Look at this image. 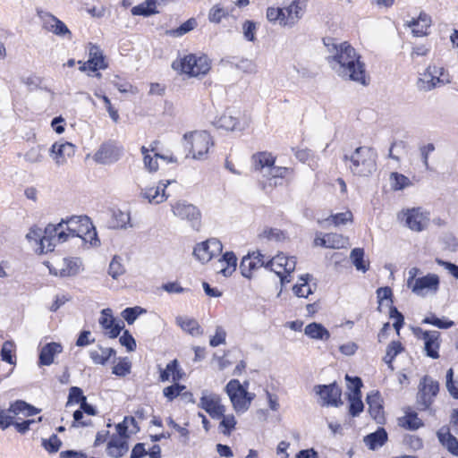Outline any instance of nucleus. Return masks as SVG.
Segmentation results:
<instances>
[{"label":"nucleus","mask_w":458,"mask_h":458,"mask_svg":"<svg viewBox=\"0 0 458 458\" xmlns=\"http://www.w3.org/2000/svg\"><path fill=\"white\" fill-rule=\"evenodd\" d=\"M98 322L102 328L107 330L106 335L110 338H116L123 328V321L116 323L115 318L113 317V311L109 308L101 310Z\"/></svg>","instance_id":"20"},{"label":"nucleus","mask_w":458,"mask_h":458,"mask_svg":"<svg viewBox=\"0 0 458 458\" xmlns=\"http://www.w3.org/2000/svg\"><path fill=\"white\" fill-rule=\"evenodd\" d=\"M315 390L323 401L322 405L337 407L343 403L342 391L336 383L316 386Z\"/></svg>","instance_id":"17"},{"label":"nucleus","mask_w":458,"mask_h":458,"mask_svg":"<svg viewBox=\"0 0 458 458\" xmlns=\"http://www.w3.org/2000/svg\"><path fill=\"white\" fill-rule=\"evenodd\" d=\"M24 158L26 161L30 163H39L43 160V155L41 153V147L37 146L31 148L28 152H26Z\"/></svg>","instance_id":"59"},{"label":"nucleus","mask_w":458,"mask_h":458,"mask_svg":"<svg viewBox=\"0 0 458 458\" xmlns=\"http://www.w3.org/2000/svg\"><path fill=\"white\" fill-rule=\"evenodd\" d=\"M223 250V245L218 239L210 238L205 242L198 243L194 250L193 255L201 263H207L214 257H218Z\"/></svg>","instance_id":"13"},{"label":"nucleus","mask_w":458,"mask_h":458,"mask_svg":"<svg viewBox=\"0 0 458 458\" xmlns=\"http://www.w3.org/2000/svg\"><path fill=\"white\" fill-rule=\"evenodd\" d=\"M399 424L410 430H416L423 426L422 420L416 412H407L405 416L399 419Z\"/></svg>","instance_id":"40"},{"label":"nucleus","mask_w":458,"mask_h":458,"mask_svg":"<svg viewBox=\"0 0 458 458\" xmlns=\"http://www.w3.org/2000/svg\"><path fill=\"white\" fill-rule=\"evenodd\" d=\"M422 322L424 324H430L435 327H437L438 328H443V329L450 328L454 325L453 321L443 320V319L437 318L434 315L425 318Z\"/></svg>","instance_id":"54"},{"label":"nucleus","mask_w":458,"mask_h":458,"mask_svg":"<svg viewBox=\"0 0 458 458\" xmlns=\"http://www.w3.org/2000/svg\"><path fill=\"white\" fill-rule=\"evenodd\" d=\"M146 310L139 306H135L132 308H126L122 312V317L126 320V322L129 325H131L134 323V321L137 319V318L142 314L145 313Z\"/></svg>","instance_id":"49"},{"label":"nucleus","mask_w":458,"mask_h":458,"mask_svg":"<svg viewBox=\"0 0 458 458\" xmlns=\"http://www.w3.org/2000/svg\"><path fill=\"white\" fill-rule=\"evenodd\" d=\"M448 82L449 80L447 78H440V76L434 74L427 68L425 72L418 79L417 88L420 91L428 92Z\"/></svg>","instance_id":"23"},{"label":"nucleus","mask_w":458,"mask_h":458,"mask_svg":"<svg viewBox=\"0 0 458 458\" xmlns=\"http://www.w3.org/2000/svg\"><path fill=\"white\" fill-rule=\"evenodd\" d=\"M225 392L235 411L241 413L245 412L250 408L255 397V394L249 393L238 379H231L225 386Z\"/></svg>","instance_id":"5"},{"label":"nucleus","mask_w":458,"mask_h":458,"mask_svg":"<svg viewBox=\"0 0 458 458\" xmlns=\"http://www.w3.org/2000/svg\"><path fill=\"white\" fill-rule=\"evenodd\" d=\"M236 68L249 74H254L258 72L256 64L249 59H242L236 64Z\"/></svg>","instance_id":"57"},{"label":"nucleus","mask_w":458,"mask_h":458,"mask_svg":"<svg viewBox=\"0 0 458 458\" xmlns=\"http://www.w3.org/2000/svg\"><path fill=\"white\" fill-rule=\"evenodd\" d=\"M123 152V147L114 140H108L100 145L93 158L98 164L110 165L118 161Z\"/></svg>","instance_id":"11"},{"label":"nucleus","mask_w":458,"mask_h":458,"mask_svg":"<svg viewBox=\"0 0 458 458\" xmlns=\"http://www.w3.org/2000/svg\"><path fill=\"white\" fill-rule=\"evenodd\" d=\"M440 279L437 274H428L418 277L409 289L416 295L425 297L428 293L436 294L439 290Z\"/></svg>","instance_id":"14"},{"label":"nucleus","mask_w":458,"mask_h":458,"mask_svg":"<svg viewBox=\"0 0 458 458\" xmlns=\"http://www.w3.org/2000/svg\"><path fill=\"white\" fill-rule=\"evenodd\" d=\"M74 153L75 146L67 141L55 142L50 148V156L58 166L64 165Z\"/></svg>","instance_id":"22"},{"label":"nucleus","mask_w":458,"mask_h":458,"mask_svg":"<svg viewBox=\"0 0 458 458\" xmlns=\"http://www.w3.org/2000/svg\"><path fill=\"white\" fill-rule=\"evenodd\" d=\"M183 389H185L184 386L175 383L164 388L163 394L169 401H173L181 394Z\"/></svg>","instance_id":"58"},{"label":"nucleus","mask_w":458,"mask_h":458,"mask_svg":"<svg viewBox=\"0 0 458 458\" xmlns=\"http://www.w3.org/2000/svg\"><path fill=\"white\" fill-rule=\"evenodd\" d=\"M364 250L362 248H354L350 254V259L358 271L365 273L369 270V263L364 259Z\"/></svg>","instance_id":"35"},{"label":"nucleus","mask_w":458,"mask_h":458,"mask_svg":"<svg viewBox=\"0 0 458 458\" xmlns=\"http://www.w3.org/2000/svg\"><path fill=\"white\" fill-rule=\"evenodd\" d=\"M324 43L328 51L327 61L335 73L344 81L368 85L365 64L353 47L346 41L335 43L332 38Z\"/></svg>","instance_id":"1"},{"label":"nucleus","mask_w":458,"mask_h":458,"mask_svg":"<svg viewBox=\"0 0 458 458\" xmlns=\"http://www.w3.org/2000/svg\"><path fill=\"white\" fill-rule=\"evenodd\" d=\"M242 32L244 38L248 41L254 42L256 39V24L251 21H245L242 24Z\"/></svg>","instance_id":"53"},{"label":"nucleus","mask_w":458,"mask_h":458,"mask_svg":"<svg viewBox=\"0 0 458 458\" xmlns=\"http://www.w3.org/2000/svg\"><path fill=\"white\" fill-rule=\"evenodd\" d=\"M13 344L12 342L6 341L4 343L1 349V357L4 361L9 364H14L15 360L12 355Z\"/></svg>","instance_id":"61"},{"label":"nucleus","mask_w":458,"mask_h":458,"mask_svg":"<svg viewBox=\"0 0 458 458\" xmlns=\"http://www.w3.org/2000/svg\"><path fill=\"white\" fill-rule=\"evenodd\" d=\"M238 123V118L232 115L231 114H224L215 122V124L218 128H222L228 131H233L234 129H236Z\"/></svg>","instance_id":"43"},{"label":"nucleus","mask_w":458,"mask_h":458,"mask_svg":"<svg viewBox=\"0 0 458 458\" xmlns=\"http://www.w3.org/2000/svg\"><path fill=\"white\" fill-rule=\"evenodd\" d=\"M10 411L13 415L23 414L25 416H32L38 412L37 408L21 400H18L11 404Z\"/></svg>","instance_id":"37"},{"label":"nucleus","mask_w":458,"mask_h":458,"mask_svg":"<svg viewBox=\"0 0 458 458\" xmlns=\"http://www.w3.org/2000/svg\"><path fill=\"white\" fill-rule=\"evenodd\" d=\"M148 149L146 147H141V153L144 155V165L149 172H156L158 169V164L157 158H162L166 160V157L155 154V157H152L148 153Z\"/></svg>","instance_id":"44"},{"label":"nucleus","mask_w":458,"mask_h":458,"mask_svg":"<svg viewBox=\"0 0 458 458\" xmlns=\"http://www.w3.org/2000/svg\"><path fill=\"white\" fill-rule=\"evenodd\" d=\"M439 390V384L428 376L423 377L419 386L417 394L418 409L426 411L432 404Z\"/></svg>","instance_id":"10"},{"label":"nucleus","mask_w":458,"mask_h":458,"mask_svg":"<svg viewBox=\"0 0 458 458\" xmlns=\"http://www.w3.org/2000/svg\"><path fill=\"white\" fill-rule=\"evenodd\" d=\"M182 370L179 369V363L177 360L170 361L165 369L160 371V380L162 382L168 381L170 376H172L173 381L176 382L182 378Z\"/></svg>","instance_id":"33"},{"label":"nucleus","mask_w":458,"mask_h":458,"mask_svg":"<svg viewBox=\"0 0 458 458\" xmlns=\"http://www.w3.org/2000/svg\"><path fill=\"white\" fill-rule=\"evenodd\" d=\"M47 239L56 240V243L67 242L70 238L79 237L91 246L99 245L97 231L87 216H72L63 218L57 224L46 226Z\"/></svg>","instance_id":"2"},{"label":"nucleus","mask_w":458,"mask_h":458,"mask_svg":"<svg viewBox=\"0 0 458 458\" xmlns=\"http://www.w3.org/2000/svg\"><path fill=\"white\" fill-rule=\"evenodd\" d=\"M454 381V369H449L446 372V388L449 394L455 399H458V388Z\"/></svg>","instance_id":"62"},{"label":"nucleus","mask_w":458,"mask_h":458,"mask_svg":"<svg viewBox=\"0 0 458 458\" xmlns=\"http://www.w3.org/2000/svg\"><path fill=\"white\" fill-rule=\"evenodd\" d=\"M86 399V396L83 394V392L80 387L72 386L69 390L68 402L66 405L73 403L81 404Z\"/></svg>","instance_id":"51"},{"label":"nucleus","mask_w":458,"mask_h":458,"mask_svg":"<svg viewBox=\"0 0 458 458\" xmlns=\"http://www.w3.org/2000/svg\"><path fill=\"white\" fill-rule=\"evenodd\" d=\"M276 157L267 151H260L251 156V168L266 181L259 180L263 190L273 189L277 185V180L283 179L288 169L275 165Z\"/></svg>","instance_id":"3"},{"label":"nucleus","mask_w":458,"mask_h":458,"mask_svg":"<svg viewBox=\"0 0 458 458\" xmlns=\"http://www.w3.org/2000/svg\"><path fill=\"white\" fill-rule=\"evenodd\" d=\"M173 214L182 220H187L193 228H198L200 225V212L197 207L188 203L185 200H178L171 204Z\"/></svg>","instance_id":"12"},{"label":"nucleus","mask_w":458,"mask_h":458,"mask_svg":"<svg viewBox=\"0 0 458 458\" xmlns=\"http://www.w3.org/2000/svg\"><path fill=\"white\" fill-rule=\"evenodd\" d=\"M108 273L114 279L117 278L118 276H120L121 275H123L124 273V268L122 266V264L119 261L117 257H114L112 259V261H111V263L109 265Z\"/></svg>","instance_id":"64"},{"label":"nucleus","mask_w":458,"mask_h":458,"mask_svg":"<svg viewBox=\"0 0 458 458\" xmlns=\"http://www.w3.org/2000/svg\"><path fill=\"white\" fill-rule=\"evenodd\" d=\"M183 140L190 148V153L194 159H204L210 146L213 145L211 135L206 131H195L185 133Z\"/></svg>","instance_id":"7"},{"label":"nucleus","mask_w":458,"mask_h":458,"mask_svg":"<svg viewBox=\"0 0 458 458\" xmlns=\"http://www.w3.org/2000/svg\"><path fill=\"white\" fill-rule=\"evenodd\" d=\"M437 437L443 446L454 455L458 456V439L450 433L448 427H442L437 432Z\"/></svg>","instance_id":"30"},{"label":"nucleus","mask_w":458,"mask_h":458,"mask_svg":"<svg viewBox=\"0 0 458 458\" xmlns=\"http://www.w3.org/2000/svg\"><path fill=\"white\" fill-rule=\"evenodd\" d=\"M62 445L61 440L56 435H52L48 439L42 440L43 447L49 453H56Z\"/></svg>","instance_id":"52"},{"label":"nucleus","mask_w":458,"mask_h":458,"mask_svg":"<svg viewBox=\"0 0 458 458\" xmlns=\"http://www.w3.org/2000/svg\"><path fill=\"white\" fill-rule=\"evenodd\" d=\"M63 346L55 342L48 343L44 345L39 352L38 364L39 366H49L54 362V358L56 354L61 353Z\"/></svg>","instance_id":"27"},{"label":"nucleus","mask_w":458,"mask_h":458,"mask_svg":"<svg viewBox=\"0 0 458 458\" xmlns=\"http://www.w3.org/2000/svg\"><path fill=\"white\" fill-rule=\"evenodd\" d=\"M310 276L309 274L301 276L300 280L302 281V283L293 286V290L296 296L307 298L310 294L312 293V290L310 286L308 284V280Z\"/></svg>","instance_id":"46"},{"label":"nucleus","mask_w":458,"mask_h":458,"mask_svg":"<svg viewBox=\"0 0 458 458\" xmlns=\"http://www.w3.org/2000/svg\"><path fill=\"white\" fill-rule=\"evenodd\" d=\"M366 400L369 405V412L371 417L377 422H381V420H384V411L379 392H371L368 394Z\"/></svg>","instance_id":"28"},{"label":"nucleus","mask_w":458,"mask_h":458,"mask_svg":"<svg viewBox=\"0 0 458 458\" xmlns=\"http://www.w3.org/2000/svg\"><path fill=\"white\" fill-rule=\"evenodd\" d=\"M305 335L312 339L328 340L330 333L319 323H310L305 327Z\"/></svg>","instance_id":"32"},{"label":"nucleus","mask_w":458,"mask_h":458,"mask_svg":"<svg viewBox=\"0 0 458 458\" xmlns=\"http://www.w3.org/2000/svg\"><path fill=\"white\" fill-rule=\"evenodd\" d=\"M26 238L28 241H34L38 245L36 251L38 254L47 253L49 251L54 250L55 247L56 240H48L47 239L46 229L42 231L39 227L32 226L29 233L26 234Z\"/></svg>","instance_id":"18"},{"label":"nucleus","mask_w":458,"mask_h":458,"mask_svg":"<svg viewBox=\"0 0 458 458\" xmlns=\"http://www.w3.org/2000/svg\"><path fill=\"white\" fill-rule=\"evenodd\" d=\"M131 216L128 212H124L122 210H115L113 213V227L114 228H126L128 225L131 227L130 225Z\"/></svg>","instance_id":"45"},{"label":"nucleus","mask_w":458,"mask_h":458,"mask_svg":"<svg viewBox=\"0 0 458 458\" xmlns=\"http://www.w3.org/2000/svg\"><path fill=\"white\" fill-rule=\"evenodd\" d=\"M345 379L349 382L348 388L352 391V394H350L349 395H361V379L358 377H352L349 375L345 376Z\"/></svg>","instance_id":"55"},{"label":"nucleus","mask_w":458,"mask_h":458,"mask_svg":"<svg viewBox=\"0 0 458 458\" xmlns=\"http://www.w3.org/2000/svg\"><path fill=\"white\" fill-rule=\"evenodd\" d=\"M431 25V18L425 13H420L417 19H411L407 22V26L411 29L415 37H423L428 35V29Z\"/></svg>","instance_id":"26"},{"label":"nucleus","mask_w":458,"mask_h":458,"mask_svg":"<svg viewBox=\"0 0 458 458\" xmlns=\"http://www.w3.org/2000/svg\"><path fill=\"white\" fill-rule=\"evenodd\" d=\"M222 263H226V267H223L220 269V273L224 275L225 276H229L233 274V272L236 268L237 265V258L235 254L232 251L225 252L221 259H219Z\"/></svg>","instance_id":"41"},{"label":"nucleus","mask_w":458,"mask_h":458,"mask_svg":"<svg viewBox=\"0 0 458 458\" xmlns=\"http://www.w3.org/2000/svg\"><path fill=\"white\" fill-rule=\"evenodd\" d=\"M439 335L438 331H425L422 334L426 354L432 359H437L439 357Z\"/></svg>","instance_id":"25"},{"label":"nucleus","mask_w":458,"mask_h":458,"mask_svg":"<svg viewBox=\"0 0 458 458\" xmlns=\"http://www.w3.org/2000/svg\"><path fill=\"white\" fill-rule=\"evenodd\" d=\"M444 248L451 252L458 250V239L452 233H445L442 238Z\"/></svg>","instance_id":"56"},{"label":"nucleus","mask_w":458,"mask_h":458,"mask_svg":"<svg viewBox=\"0 0 458 458\" xmlns=\"http://www.w3.org/2000/svg\"><path fill=\"white\" fill-rule=\"evenodd\" d=\"M173 68L176 70L180 68L182 72L191 77H198L209 72L210 61L207 55H188L181 59L179 64L174 62Z\"/></svg>","instance_id":"8"},{"label":"nucleus","mask_w":458,"mask_h":458,"mask_svg":"<svg viewBox=\"0 0 458 458\" xmlns=\"http://www.w3.org/2000/svg\"><path fill=\"white\" fill-rule=\"evenodd\" d=\"M386 440L387 433L383 428H379L377 431L369 434L363 439L364 443L370 450H376L381 447Z\"/></svg>","instance_id":"31"},{"label":"nucleus","mask_w":458,"mask_h":458,"mask_svg":"<svg viewBox=\"0 0 458 458\" xmlns=\"http://www.w3.org/2000/svg\"><path fill=\"white\" fill-rule=\"evenodd\" d=\"M106 67L107 64L100 47L96 45H90L89 60L80 66V70L81 72H85L86 70L97 72L99 69H106Z\"/></svg>","instance_id":"21"},{"label":"nucleus","mask_w":458,"mask_h":458,"mask_svg":"<svg viewBox=\"0 0 458 458\" xmlns=\"http://www.w3.org/2000/svg\"><path fill=\"white\" fill-rule=\"evenodd\" d=\"M260 237L267 238L268 240H275L279 242L284 238V233L277 228H267L265 229L260 234Z\"/></svg>","instance_id":"63"},{"label":"nucleus","mask_w":458,"mask_h":458,"mask_svg":"<svg viewBox=\"0 0 458 458\" xmlns=\"http://www.w3.org/2000/svg\"><path fill=\"white\" fill-rule=\"evenodd\" d=\"M198 25L197 20L195 18H190L178 28L174 30H166V35L172 37H182L186 33L194 30Z\"/></svg>","instance_id":"42"},{"label":"nucleus","mask_w":458,"mask_h":458,"mask_svg":"<svg viewBox=\"0 0 458 458\" xmlns=\"http://www.w3.org/2000/svg\"><path fill=\"white\" fill-rule=\"evenodd\" d=\"M397 218L410 230L420 233L428 228L430 214L422 208H411L401 210Z\"/></svg>","instance_id":"6"},{"label":"nucleus","mask_w":458,"mask_h":458,"mask_svg":"<svg viewBox=\"0 0 458 458\" xmlns=\"http://www.w3.org/2000/svg\"><path fill=\"white\" fill-rule=\"evenodd\" d=\"M295 266L296 258L287 257L283 253L277 254L266 263V268L274 271L280 277L282 284L291 282L289 276L294 271Z\"/></svg>","instance_id":"9"},{"label":"nucleus","mask_w":458,"mask_h":458,"mask_svg":"<svg viewBox=\"0 0 458 458\" xmlns=\"http://www.w3.org/2000/svg\"><path fill=\"white\" fill-rule=\"evenodd\" d=\"M115 355V351L113 348H104L100 345L97 350H91L89 356L95 364L104 365L107 362L111 356Z\"/></svg>","instance_id":"34"},{"label":"nucleus","mask_w":458,"mask_h":458,"mask_svg":"<svg viewBox=\"0 0 458 458\" xmlns=\"http://www.w3.org/2000/svg\"><path fill=\"white\" fill-rule=\"evenodd\" d=\"M176 324L184 331L188 332L191 335H200V327L199 323L193 319L185 317H177Z\"/></svg>","instance_id":"38"},{"label":"nucleus","mask_w":458,"mask_h":458,"mask_svg":"<svg viewBox=\"0 0 458 458\" xmlns=\"http://www.w3.org/2000/svg\"><path fill=\"white\" fill-rule=\"evenodd\" d=\"M347 240L338 233H327L322 237L321 243L323 247L330 249H340L344 247Z\"/></svg>","instance_id":"39"},{"label":"nucleus","mask_w":458,"mask_h":458,"mask_svg":"<svg viewBox=\"0 0 458 458\" xmlns=\"http://www.w3.org/2000/svg\"><path fill=\"white\" fill-rule=\"evenodd\" d=\"M50 273L62 277L72 276L80 271V262L78 259H63L55 267L49 268Z\"/></svg>","instance_id":"24"},{"label":"nucleus","mask_w":458,"mask_h":458,"mask_svg":"<svg viewBox=\"0 0 458 458\" xmlns=\"http://www.w3.org/2000/svg\"><path fill=\"white\" fill-rule=\"evenodd\" d=\"M240 269L242 275L246 278H250L252 275V271L255 270V263L254 259L249 254L242 258Z\"/></svg>","instance_id":"48"},{"label":"nucleus","mask_w":458,"mask_h":458,"mask_svg":"<svg viewBox=\"0 0 458 458\" xmlns=\"http://www.w3.org/2000/svg\"><path fill=\"white\" fill-rule=\"evenodd\" d=\"M390 179L392 181V188L394 191H401L411 184L410 179L399 173H392Z\"/></svg>","instance_id":"47"},{"label":"nucleus","mask_w":458,"mask_h":458,"mask_svg":"<svg viewBox=\"0 0 458 458\" xmlns=\"http://www.w3.org/2000/svg\"><path fill=\"white\" fill-rule=\"evenodd\" d=\"M222 420L220 422V427L225 428V429L222 430V433L225 435H230L231 431L235 428L236 420L233 415H227L221 417Z\"/></svg>","instance_id":"60"},{"label":"nucleus","mask_w":458,"mask_h":458,"mask_svg":"<svg viewBox=\"0 0 458 458\" xmlns=\"http://www.w3.org/2000/svg\"><path fill=\"white\" fill-rule=\"evenodd\" d=\"M306 0H293L284 4V9L292 27H293L303 16L306 8Z\"/></svg>","instance_id":"29"},{"label":"nucleus","mask_w":458,"mask_h":458,"mask_svg":"<svg viewBox=\"0 0 458 458\" xmlns=\"http://www.w3.org/2000/svg\"><path fill=\"white\" fill-rule=\"evenodd\" d=\"M349 412L352 417L358 416L364 408L363 403L361 401V395H349Z\"/></svg>","instance_id":"50"},{"label":"nucleus","mask_w":458,"mask_h":458,"mask_svg":"<svg viewBox=\"0 0 458 458\" xmlns=\"http://www.w3.org/2000/svg\"><path fill=\"white\" fill-rule=\"evenodd\" d=\"M198 406L205 410L212 419H221L225 412V407L221 403L218 394L204 391Z\"/></svg>","instance_id":"16"},{"label":"nucleus","mask_w":458,"mask_h":458,"mask_svg":"<svg viewBox=\"0 0 458 458\" xmlns=\"http://www.w3.org/2000/svg\"><path fill=\"white\" fill-rule=\"evenodd\" d=\"M132 15L150 16L156 14L158 11L156 8V0H146L140 4L131 8Z\"/></svg>","instance_id":"36"},{"label":"nucleus","mask_w":458,"mask_h":458,"mask_svg":"<svg viewBox=\"0 0 458 458\" xmlns=\"http://www.w3.org/2000/svg\"><path fill=\"white\" fill-rule=\"evenodd\" d=\"M37 14L42 22L43 29L59 37L67 36L68 38H72L70 30L58 18L40 9L37 10Z\"/></svg>","instance_id":"15"},{"label":"nucleus","mask_w":458,"mask_h":458,"mask_svg":"<svg viewBox=\"0 0 458 458\" xmlns=\"http://www.w3.org/2000/svg\"><path fill=\"white\" fill-rule=\"evenodd\" d=\"M171 183V181L165 182L160 181L156 187H147L141 189L140 197L147 199L150 204H160L165 201L169 195L165 193V189Z\"/></svg>","instance_id":"19"},{"label":"nucleus","mask_w":458,"mask_h":458,"mask_svg":"<svg viewBox=\"0 0 458 458\" xmlns=\"http://www.w3.org/2000/svg\"><path fill=\"white\" fill-rule=\"evenodd\" d=\"M377 152L370 147L360 146L350 154L345 153L343 160L354 175L369 176L377 168Z\"/></svg>","instance_id":"4"}]
</instances>
